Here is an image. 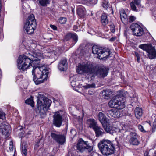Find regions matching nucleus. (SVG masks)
<instances>
[{
  "label": "nucleus",
  "instance_id": "nucleus-1",
  "mask_svg": "<svg viewBox=\"0 0 156 156\" xmlns=\"http://www.w3.org/2000/svg\"><path fill=\"white\" fill-rule=\"evenodd\" d=\"M39 54L33 53L31 57L25 55H20L17 60V67L20 70L23 71H26L30 66L33 67H38L39 64L41 57Z\"/></svg>",
  "mask_w": 156,
  "mask_h": 156
},
{
  "label": "nucleus",
  "instance_id": "nucleus-2",
  "mask_svg": "<svg viewBox=\"0 0 156 156\" xmlns=\"http://www.w3.org/2000/svg\"><path fill=\"white\" fill-rule=\"evenodd\" d=\"M115 144L108 140L103 139L98 143V146L104 155L109 156L114 153Z\"/></svg>",
  "mask_w": 156,
  "mask_h": 156
},
{
  "label": "nucleus",
  "instance_id": "nucleus-3",
  "mask_svg": "<svg viewBox=\"0 0 156 156\" xmlns=\"http://www.w3.org/2000/svg\"><path fill=\"white\" fill-rule=\"evenodd\" d=\"M51 101L46 97L37 98V107L39 110L40 109L38 115L41 118H44L46 115V112L48 109L51 105Z\"/></svg>",
  "mask_w": 156,
  "mask_h": 156
},
{
  "label": "nucleus",
  "instance_id": "nucleus-4",
  "mask_svg": "<svg viewBox=\"0 0 156 156\" xmlns=\"http://www.w3.org/2000/svg\"><path fill=\"white\" fill-rule=\"evenodd\" d=\"M32 73L33 76V80L36 85L39 84L46 80L48 74V70L44 69L43 71L41 72L40 68L38 67H33Z\"/></svg>",
  "mask_w": 156,
  "mask_h": 156
},
{
  "label": "nucleus",
  "instance_id": "nucleus-5",
  "mask_svg": "<svg viewBox=\"0 0 156 156\" xmlns=\"http://www.w3.org/2000/svg\"><path fill=\"white\" fill-rule=\"evenodd\" d=\"M96 66L91 62L79 63L76 69L77 72L80 74L83 73L93 74L95 73Z\"/></svg>",
  "mask_w": 156,
  "mask_h": 156
},
{
  "label": "nucleus",
  "instance_id": "nucleus-6",
  "mask_svg": "<svg viewBox=\"0 0 156 156\" xmlns=\"http://www.w3.org/2000/svg\"><path fill=\"white\" fill-rule=\"evenodd\" d=\"M77 152L83 153L86 152L90 153L93 150V147L90 145L88 141H84L82 138H79L76 146Z\"/></svg>",
  "mask_w": 156,
  "mask_h": 156
},
{
  "label": "nucleus",
  "instance_id": "nucleus-7",
  "mask_svg": "<svg viewBox=\"0 0 156 156\" xmlns=\"http://www.w3.org/2000/svg\"><path fill=\"white\" fill-rule=\"evenodd\" d=\"M124 98L120 95H118L113 97L108 103V106L111 108H115L117 109H122L125 107Z\"/></svg>",
  "mask_w": 156,
  "mask_h": 156
},
{
  "label": "nucleus",
  "instance_id": "nucleus-8",
  "mask_svg": "<svg viewBox=\"0 0 156 156\" xmlns=\"http://www.w3.org/2000/svg\"><path fill=\"white\" fill-rule=\"evenodd\" d=\"M36 22L34 15L31 14L28 16L25 23L23 29L27 34H33L36 28Z\"/></svg>",
  "mask_w": 156,
  "mask_h": 156
},
{
  "label": "nucleus",
  "instance_id": "nucleus-9",
  "mask_svg": "<svg viewBox=\"0 0 156 156\" xmlns=\"http://www.w3.org/2000/svg\"><path fill=\"white\" fill-rule=\"evenodd\" d=\"M92 52L93 54L97 55V58L103 60L107 59L110 54V50L109 49L98 48L96 45H94L92 47Z\"/></svg>",
  "mask_w": 156,
  "mask_h": 156
},
{
  "label": "nucleus",
  "instance_id": "nucleus-10",
  "mask_svg": "<svg viewBox=\"0 0 156 156\" xmlns=\"http://www.w3.org/2000/svg\"><path fill=\"white\" fill-rule=\"evenodd\" d=\"M130 28L133 32V34L135 36H140L144 34L143 29L136 23H132L130 26Z\"/></svg>",
  "mask_w": 156,
  "mask_h": 156
},
{
  "label": "nucleus",
  "instance_id": "nucleus-11",
  "mask_svg": "<svg viewBox=\"0 0 156 156\" xmlns=\"http://www.w3.org/2000/svg\"><path fill=\"white\" fill-rule=\"evenodd\" d=\"M109 70L108 68L104 66H99L97 68L96 67L94 74L99 76L101 77L104 78L107 76Z\"/></svg>",
  "mask_w": 156,
  "mask_h": 156
},
{
  "label": "nucleus",
  "instance_id": "nucleus-12",
  "mask_svg": "<svg viewBox=\"0 0 156 156\" xmlns=\"http://www.w3.org/2000/svg\"><path fill=\"white\" fill-rule=\"evenodd\" d=\"M117 109H112L106 111L107 115L109 117H112L114 118H119L123 115V112L119 111Z\"/></svg>",
  "mask_w": 156,
  "mask_h": 156
},
{
  "label": "nucleus",
  "instance_id": "nucleus-13",
  "mask_svg": "<svg viewBox=\"0 0 156 156\" xmlns=\"http://www.w3.org/2000/svg\"><path fill=\"white\" fill-rule=\"evenodd\" d=\"M51 136L54 140L60 145L63 144L66 141V137L64 135L57 134L52 133Z\"/></svg>",
  "mask_w": 156,
  "mask_h": 156
},
{
  "label": "nucleus",
  "instance_id": "nucleus-14",
  "mask_svg": "<svg viewBox=\"0 0 156 156\" xmlns=\"http://www.w3.org/2000/svg\"><path fill=\"white\" fill-rule=\"evenodd\" d=\"M53 116L54 125L57 127H60L62 124V117L59 112H55Z\"/></svg>",
  "mask_w": 156,
  "mask_h": 156
},
{
  "label": "nucleus",
  "instance_id": "nucleus-15",
  "mask_svg": "<svg viewBox=\"0 0 156 156\" xmlns=\"http://www.w3.org/2000/svg\"><path fill=\"white\" fill-rule=\"evenodd\" d=\"M10 128L8 125L5 122L2 123L0 124V132L2 135L8 137L11 131Z\"/></svg>",
  "mask_w": 156,
  "mask_h": 156
},
{
  "label": "nucleus",
  "instance_id": "nucleus-16",
  "mask_svg": "<svg viewBox=\"0 0 156 156\" xmlns=\"http://www.w3.org/2000/svg\"><path fill=\"white\" fill-rule=\"evenodd\" d=\"M68 62L67 59L63 58L60 60L58 65V68L61 71H65L67 69Z\"/></svg>",
  "mask_w": 156,
  "mask_h": 156
},
{
  "label": "nucleus",
  "instance_id": "nucleus-17",
  "mask_svg": "<svg viewBox=\"0 0 156 156\" xmlns=\"http://www.w3.org/2000/svg\"><path fill=\"white\" fill-rule=\"evenodd\" d=\"M131 138L129 141V143L133 145H137L139 142L137 138V135L135 132H131L130 133Z\"/></svg>",
  "mask_w": 156,
  "mask_h": 156
},
{
  "label": "nucleus",
  "instance_id": "nucleus-18",
  "mask_svg": "<svg viewBox=\"0 0 156 156\" xmlns=\"http://www.w3.org/2000/svg\"><path fill=\"white\" fill-rule=\"evenodd\" d=\"M98 119L102 126L106 124H107L109 122V119L101 112H100L98 113Z\"/></svg>",
  "mask_w": 156,
  "mask_h": 156
},
{
  "label": "nucleus",
  "instance_id": "nucleus-19",
  "mask_svg": "<svg viewBox=\"0 0 156 156\" xmlns=\"http://www.w3.org/2000/svg\"><path fill=\"white\" fill-rule=\"evenodd\" d=\"M147 52L150 59H153L156 57V50L154 47H150L149 49L147 50Z\"/></svg>",
  "mask_w": 156,
  "mask_h": 156
},
{
  "label": "nucleus",
  "instance_id": "nucleus-20",
  "mask_svg": "<svg viewBox=\"0 0 156 156\" xmlns=\"http://www.w3.org/2000/svg\"><path fill=\"white\" fill-rule=\"evenodd\" d=\"M96 136L97 137H102L105 134L103 129L99 126H97L94 129Z\"/></svg>",
  "mask_w": 156,
  "mask_h": 156
},
{
  "label": "nucleus",
  "instance_id": "nucleus-21",
  "mask_svg": "<svg viewBox=\"0 0 156 156\" xmlns=\"http://www.w3.org/2000/svg\"><path fill=\"white\" fill-rule=\"evenodd\" d=\"M141 0H133V1L131 2L130 5L132 9L135 11H138V10L135 5L138 7L141 6Z\"/></svg>",
  "mask_w": 156,
  "mask_h": 156
},
{
  "label": "nucleus",
  "instance_id": "nucleus-22",
  "mask_svg": "<svg viewBox=\"0 0 156 156\" xmlns=\"http://www.w3.org/2000/svg\"><path fill=\"white\" fill-rule=\"evenodd\" d=\"M87 124L90 128H92L93 129L98 126L97 123L94 119L90 118L88 119L87 121Z\"/></svg>",
  "mask_w": 156,
  "mask_h": 156
},
{
  "label": "nucleus",
  "instance_id": "nucleus-23",
  "mask_svg": "<svg viewBox=\"0 0 156 156\" xmlns=\"http://www.w3.org/2000/svg\"><path fill=\"white\" fill-rule=\"evenodd\" d=\"M101 22L103 26L105 27L108 23V20L107 14L103 13L101 16Z\"/></svg>",
  "mask_w": 156,
  "mask_h": 156
},
{
  "label": "nucleus",
  "instance_id": "nucleus-24",
  "mask_svg": "<svg viewBox=\"0 0 156 156\" xmlns=\"http://www.w3.org/2000/svg\"><path fill=\"white\" fill-rule=\"evenodd\" d=\"M105 130L107 133L111 134H112L114 133L113 130V127L110 126L109 124V122L107 124H105L102 126Z\"/></svg>",
  "mask_w": 156,
  "mask_h": 156
},
{
  "label": "nucleus",
  "instance_id": "nucleus-25",
  "mask_svg": "<svg viewBox=\"0 0 156 156\" xmlns=\"http://www.w3.org/2000/svg\"><path fill=\"white\" fill-rule=\"evenodd\" d=\"M135 114L137 118H139L142 115V109L139 107L136 108L135 110Z\"/></svg>",
  "mask_w": 156,
  "mask_h": 156
},
{
  "label": "nucleus",
  "instance_id": "nucleus-26",
  "mask_svg": "<svg viewBox=\"0 0 156 156\" xmlns=\"http://www.w3.org/2000/svg\"><path fill=\"white\" fill-rule=\"evenodd\" d=\"M21 152L24 156H27L28 146L26 144L23 143L21 147Z\"/></svg>",
  "mask_w": 156,
  "mask_h": 156
},
{
  "label": "nucleus",
  "instance_id": "nucleus-27",
  "mask_svg": "<svg viewBox=\"0 0 156 156\" xmlns=\"http://www.w3.org/2000/svg\"><path fill=\"white\" fill-rule=\"evenodd\" d=\"M120 17L122 22L125 21L127 20V16L124 11H121L120 12Z\"/></svg>",
  "mask_w": 156,
  "mask_h": 156
},
{
  "label": "nucleus",
  "instance_id": "nucleus-28",
  "mask_svg": "<svg viewBox=\"0 0 156 156\" xmlns=\"http://www.w3.org/2000/svg\"><path fill=\"white\" fill-rule=\"evenodd\" d=\"M39 4L42 6H46L50 3V0H38Z\"/></svg>",
  "mask_w": 156,
  "mask_h": 156
},
{
  "label": "nucleus",
  "instance_id": "nucleus-29",
  "mask_svg": "<svg viewBox=\"0 0 156 156\" xmlns=\"http://www.w3.org/2000/svg\"><path fill=\"white\" fill-rule=\"evenodd\" d=\"M103 94L105 95V98L108 99L112 94V93L110 90L107 89L104 91Z\"/></svg>",
  "mask_w": 156,
  "mask_h": 156
},
{
  "label": "nucleus",
  "instance_id": "nucleus-30",
  "mask_svg": "<svg viewBox=\"0 0 156 156\" xmlns=\"http://www.w3.org/2000/svg\"><path fill=\"white\" fill-rule=\"evenodd\" d=\"M77 12L78 15L80 17H83L85 14L84 10L82 8H78Z\"/></svg>",
  "mask_w": 156,
  "mask_h": 156
},
{
  "label": "nucleus",
  "instance_id": "nucleus-31",
  "mask_svg": "<svg viewBox=\"0 0 156 156\" xmlns=\"http://www.w3.org/2000/svg\"><path fill=\"white\" fill-rule=\"evenodd\" d=\"M71 39H72L73 41L75 42V43L74 44H75L78 41V36L76 33H72Z\"/></svg>",
  "mask_w": 156,
  "mask_h": 156
},
{
  "label": "nucleus",
  "instance_id": "nucleus-32",
  "mask_svg": "<svg viewBox=\"0 0 156 156\" xmlns=\"http://www.w3.org/2000/svg\"><path fill=\"white\" fill-rule=\"evenodd\" d=\"M139 47L142 49L143 50L145 51L146 52H147V50L149 49L150 47H147L146 45L144 44L140 45Z\"/></svg>",
  "mask_w": 156,
  "mask_h": 156
},
{
  "label": "nucleus",
  "instance_id": "nucleus-33",
  "mask_svg": "<svg viewBox=\"0 0 156 156\" xmlns=\"http://www.w3.org/2000/svg\"><path fill=\"white\" fill-rule=\"evenodd\" d=\"M25 103L27 104L30 105L32 107H33V101L32 99H27L25 101Z\"/></svg>",
  "mask_w": 156,
  "mask_h": 156
},
{
  "label": "nucleus",
  "instance_id": "nucleus-34",
  "mask_svg": "<svg viewBox=\"0 0 156 156\" xmlns=\"http://www.w3.org/2000/svg\"><path fill=\"white\" fill-rule=\"evenodd\" d=\"M83 87L86 89L90 88H95V85L94 83H93L91 84H89L85 86H84Z\"/></svg>",
  "mask_w": 156,
  "mask_h": 156
},
{
  "label": "nucleus",
  "instance_id": "nucleus-35",
  "mask_svg": "<svg viewBox=\"0 0 156 156\" xmlns=\"http://www.w3.org/2000/svg\"><path fill=\"white\" fill-rule=\"evenodd\" d=\"M108 2L105 0H104L102 4V6L105 9H107L108 7Z\"/></svg>",
  "mask_w": 156,
  "mask_h": 156
},
{
  "label": "nucleus",
  "instance_id": "nucleus-36",
  "mask_svg": "<svg viewBox=\"0 0 156 156\" xmlns=\"http://www.w3.org/2000/svg\"><path fill=\"white\" fill-rule=\"evenodd\" d=\"M116 140H117V144L116 145V146H118V144L120 143H121L122 141V139L121 137L119 136L118 137L115 138Z\"/></svg>",
  "mask_w": 156,
  "mask_h": 156
},
{
  "label": "nucleus",
  "instance_id": "nucleus-37",
  "mask_svg": "<svg viewBox=\"0 0 156 156\" xmlns=\"http://www.w3.org/2000/svg\"><path fill=\"white\" fill-rule=\"evenodd\" d=\"M110 27V30L111 31L112 33H114L115 31V27L114 25L112 23L111 24L109 25Z\"/></svg>",
  "mask_w": 156,
  "mask_h": 156
},
{
  "label": "nucleus",
  "instance_id": "nucleus-38",
  "mask_svg": "<svg viewBox=\"0 0 156 156\" xmlns=\"http://www.w3.org/2000/svg\"><path fill=\"white\" fill-rule=\"evenodd\" d=\"M59 21L61 23H65L66 22V19L65 17H60Z\"/></svg>",
  "mask_w": 156,
  "mask_h": 156
},
{
  "label": "nucleus",
  "instance_id": "nucleus-39",
  "mask_svg": "<svg viewBox=\"0 0 156 156\" xmlns=\"http://www.w3.org/2000/svg\"><path fill=\"white\" fill-rule=\"evenodd\" d=\"M139 129L141 132L144 133L146 132V131L144 129L143 126L139 124L138 126Z\"/></svg>",
  "mask_w": 156,
  "mask_h": 156
},
{
  "label": "nucleus",
  "instance_id": "nucleus-40",
  "mask_svg": "<svg viewBox=\"0 0 156 156\" xmlns=\"http://www.w3.org/2000/svg\"><path fill=\"white\" fill-rule=\"evenodd\" d=\"M72 33H69L65 37V39L66 41H68L71 38Z\"/></svg>",
  "mask_w": 156,
  "mask_h": 156
},
{
  "label": "nucleus",
  "instance_id": "nucleus-41",
  "mask_svg": "<svg viewBox=\"0 0 156 156\" xmlns=\"http://www.w3.org/2000/svg\"><path fill=\"white\" fill-rule=\"evenodd\" d=\"M71 85L73 87H75L78 85V82L76 81H73L71 82Z\"/></svg>",
  "mask_w": 156,
  "mask_h": 156
},
{
  "label": "nucleus",
  "instance_id": "nucleus-42",
  "mask_svg": "<svg viewBox=\"0 0 156 156\" xmlns=\"http://www.w3.org/2000/svg\"><path fill=\"white\" fill-rule=\"evenodd\" d=\"M136 19V18L134 16H130L129 21V22H132L134 21Z\"/></svg>",
  "mask_w": 156,
  "mask_h": 156
},
{
  "label": "nucleus",
  "instance_id": "nucleus-43",
  "mask_svg": "<svg viewBox=\"0 0 156 156\" xmlns=\"http://www.w3.org/2000/svg\"><path fill=\"white\" fill-rule=\"evenodd\" d=\"M9 149L10 151H12L13 149V143L12 141L10 142Z\"/></svg>",
  "mask_w": 156,
  "mask_h": 156
},
{
  "label": "nucleus",
  "instance_id": "nucleus-44",
  "mask_svg": "<svg viewBox=\"0 0 156 156\" xmlns=\"http://www.w3.org/2000/svg\"><path fill=\"white\" fill-rule=\"evenodd\" d=\"M43 156H52L50 153L46 151H45L43 154Z\"/></svg>",
  "mask_w": 156,
  "mask_h": 156
},
{
  "label": "nucleus",
  "instance_id": "nucleus-45",
  "mask_svg": "<svg viewBox=\"0 0 156 156\" xmlns=\"http://www.w3.org/2000/svg\"><path fill=\"white\" fill-rule=\"evenodd\" d=\"M80 27L79 26L74 25L73 27V30L74 31H79L78 29Z\"/></svg>",
  "mask_w": 156,
  "mask_h": 156
},
{
  "label": "nucleus",
  "instance_id": "nucleus-46",
  "mask_svg": "<svg viewBox=\"0 0 156 156\" xmlns=\"http://www.w3.org/2000/svg\"><path fill=\"white\" fill-rule=\"evenodd\" d=\"M50 27L54 30H57V27L55 25L51 24L50 25Z\"/></svg>",
  "mask_w": 156,
  "mask_h": 156
},
{
  "label": "nucleus",
  "instance_id": "nucleus-47",
  "mask_svg": "<svg viewBox=\"0 0 156 156\" xmlns=\"http://www.w3.org/2000/svg\"><path fill=\"white\" fill-rule=\"evenodd\" d=\"M149 152L148 151H146L144 152V156H150L149 155Z\"/></svg>",
  "mask_w": 156,
  "mask_h": 156
},
{
  "label": "nucleus",
  "instance_id": "nucleus-48",
  "mask_svg": "<svg viewBox=\"0 0 156 156\" xmlns=\"http://www.w3.org/2000/svg\"><path fill=\"white\" fill-rule=\"evenodd\" d=\"M116 38L115 37H112L109 40L110 41L113 42L115 41V40Z\"/></svg>",
  "mask_w": 156,
  "mask_h": 156
},
{
  "label": "nucleus",
  "instance_id": "nucleus-49",
  "mask_svg": "<svg viewBox=\"0 0 156 156\" xmlns=\"http://www.w3.org/2000/svg\"><path fill=\"white\" fill-rule=\"evenodd\" d=\"M135 55L137 57H140L139 54L136 52H135Z\"/></svg>",
  "mask_w": 156,
  "mask_h": 156
},
{
  "label": "nucleus",
  "instance_id": "nucleus-50",
  "mask_svg": "<svg viewBox=\"0 0 156 156\" xmlns=\"http://www.w3.org/2000/svg\"><path fill=\"white\" fill-rule=\"evenodd\" d=\"M24 131L21 132V133H20L19 134V135L20 136H21L22 137L23 136L24 134Z\"/></svg>",
  "mask_w": 156,
  "mask_h": 156
},
{
  "label": "nucleus",
  "instance_id": "nucleus-51",
  "mask_svg": "<svg viewBox=\"0 0 156 156\" xmlns=\"http://www.w3.org/2000/svg\"><path fill=\"white\" fill-rule=\"evenodd\" d=\"M156 127V122L154 123L153 124V129H155Z\"/></svg>",
  "mask_w": 156,
  "mask_h": 156
},
{
  "label": "nucleus",
  "instance_id": "nucleus-52",
  "mask_svg": "<svg viewBox=\"0 0 156 156\" xmlns=\"http://www.w3.org/2000/svg\"><path fill=\"white\" fill-rule=\"evenodd\" d=\"M140 57H137V62L139 63L140 62Z\"/></svg>",
  "mask_w": 156,
  "mask_h": 156
},
{
  "label": "nucleus",
  "instance_id": "nucleus-53",
  "mask_svg": "<svg viewBox=\"0 0 156 156\" xmlns=\"http://www.w3.org/2000/svg\"><path fill=\"white\" fill-rule=\"evenodd\" d=\"M28 55L27 56H29V57H32V58H33V57H31V55H32L33 54H31L30 53H28Z\"/></svg>",
  "mask_w": 156,
  "mask_h": 156
},
{
  "label": "nucleus",
  "instance_id": "nucleus-54",
  "mask_svg": "<svg viewBox=\"0 0 156 156\" xmlns=\"http://www.w3.org/2000/svg\"><path fill=\"white\" fill-rule=\"evenodd\" d=\"M72 12H74V9H72Z\"/></svg>",
  "mask_w": 156,
  "mask_h": 156
},
{
  "label": "nucleus",
  "instance_id": "nucleus-55",
  "mask_svg": "<svg viewBox=\"0 0 156 156\" xmlns=\"http://www.w3.org/2000/svg\"><path fill=\"white\" fill-rule=\"evenodd\" d=\"M66 126H67V124L66 123Z\"/></svg>",
  "mask_w": 156,
  "mask_h": 156
},
{
  "label": "nucleus",
  "instance_id": "nucleus-56",
  "mask_svg": "<svg viewBox=\"0 0 156 156\" xmlns=\"http://www.w3.org/2000/svg\"><path fill=\"white\" fill-rule=\"evenodd\" d=\"M50 39H51V38H50Z\"/></svg>",
  "mask_w": 156,
  "mask_h": 156
},
{
  "label": "nucleus",
  "instance_id": "nucleus-57",
  "mask_svg": "<svg viewBox=\"0 0 156 156\" xmlns=\"http://www.w3.org/2000/svg\"><path fill=\"white\" fill-rule=\"evenodd\" d=\"M13 156H15V154H14Z\"/></svg>",
  "mask_w": 156,
  "mask_h": 156
}]
</instances>
